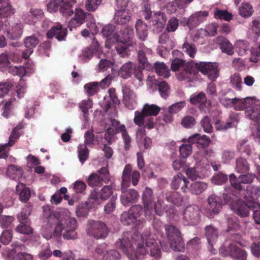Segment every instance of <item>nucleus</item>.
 <instances>
[{"mask_svg": "<svg viewBox=\"0 0 260 260\" xmlns=\"http://www.w3.org/2000/svg\"><path fill=\"white\" fill-rule=\"evenodd\" d=\"M239 200L231 205L232 209L239 216L244 217L249 215L250 210H253L256 207L252 203L245 199V201L239 198Z\"/></svg>", "mask_w": 260, "mask_h": 260, "instance_id": "obj_11", "label": "nucleus"}, {"mask_svg": "<svg viewBox=\"0 0 260 260\" xmlns=\"http://www.w3.org/2000/svg\"><path fill=\"white\" fill-rule=\"evenodd\" d=\"M166 200L177 206H181L183 203V197L178 192H168L166 194Z\"/></svg>", "mask_w": 260, "mask_h": 260, "instance_id": "obj_34", "label": "nucleus"}, {"mask_svg": "<svg viewBox=\"0 0 260 260\" xmlns=\"http://www.w3.org/2000/svg\"><path fill=\"white\" fill-rule=\"evenodd\" d=\"M155 70L158 75L160 76L167 78L170 76L169 70L163 62H156L155 63Z\"/></svg>", "mask_w": 260, "mask_h": 260, "instance_id": "obj_46", "label": "nucleus"}, {"mask_svg": "<svg viewBox=\"0 0 260 260\" xmlns=\"http://www.w3.org/2000/svg\"><path fill=\"white\" fill-rule=\"evenodd\" d=\"M228 252L230 256L236 260H246L247 253L246 251L237 246L236 244L231 243L228 247Z\"/></svg>", "mask_w": 260, "mask_h": 260, "instance_id": "obj_21", "label": "nucleus"}, {"mask_svg": "<svg viewBox=\"0 0 260 260\" xmlns=\"http://www.w3.org/2000/svg\"><path fill=\"white\" fill-rule=\"evenodd\" d=\"M220 41V48L222 52L226 53L229 55H232L234 53L232 45L224 37H220L218 39Z\"/></svg>", "mask_w": 260, "mask_h": 260, "instance_id": "obj_39", "label": "nucleus"}, {"mask_svg": "<svg viewBox=\"0 0 260 260\" xmlns=\"http://www.w3.org/2000/svg\"><path fill=\"white\" fill-rule=\"evenodd\" d=\"M129 211L136 221V228L137 230H140L144 226L145 223L144 216L151 219L148 216L145 215L144 208L140 205L132 206Z\"/></svg>", "mask_w": 260, "mask_h": 260, "instance_id": "obj_13", "label": "nucleus"}, {"mask_svg": "<svg viewBox=\"0 0 260 260\" xmlns=\"http://www.w3.org/2000/svg\"><path fill=\"white\" fill-rule=\"evenodd\" d=\"M22 127H23L21 124H19L13 129L9 137V142L8 143H6L7 145L9 147H11L15 144L20 136V134L18 131L21 129Z\"/></svg>", "mask_w": 260, "mask_h": 260, "instance_id": "obj_42", "label": "nucleus"}, {"mask_svg": "<svg viewBox=\"0 0 260 260\" xmlns=\"http://www.w3.org/2000/svg\"><path fill=\"white\" fill-rule=\"evenodd\" d=\"M142 200L146 216H148L150 219L153 217V207L155 202V197L152 188L146 187L142 195Z\"/></svg>", "mask_w": 260, "mask_h": 260, "instance_id": "obj_9", "label": "nucleus"}, {"mask_svg": "<svg viewBox=\"0 0 260 260\" xmlns=\"http://www.w3.org/2000/svg\"><path fill=\"white\" fill-rule=\"evenodd\" d=\"M103 53L102 47L98 41L94 38L89 46L85 48L82 51L83 59L85 61L91 59L94 54L98 58H101V55Z\"/></svg>", "mask_w": 260, "mask_h": 260, "instance_id": "obj_12", "label": "nucleus"}, {"mask_svg": "<svg viewBox=\"0 0 260 260\" xmlns=\"http://www.w3.org/2000/svg\"><path fill=\"white\" fill-rule=\"evenodd\" d=\"M158 43L162 45L166 51H170L174 47L172 38L170 37L169 32L166 31L159 36Z\"/></svg>", "mask_w": 260, "mask_h": 260, "instance_id": "obj_27", "label": "nucleus"}, {"mask_svg": "<svg viewBox=\"0 0 260 260\" xmlns=\"http://www.w3.org/2000/svg\"><path fill=\"white\" fill-rule=\"evenodd\" d=\"M113 193V189L112 186L105 185L99 192L95 189L91 190L88 201L92 203L100 204L102 201L107 200Z\"/></svg>", "mask_w": 260, "mask_h": 260, "instance_id": "obj_8", "label": "nucleus"}, {"mask_svg": "<svg viewBox=\"0 0 260 260\" xmlns=\"http://www.w3.org/2000/svg\"><path fill=\"white\" fill-rule=\"evenodd\" d=\"M146 117L143 110L141 112L136 111L135 112V117L134 122L138 126L141 127L144 124L145 119Z\"/></svg>", "mask_w": 260, "mask_h": 260, "instance_id": "obj_56", "label": "nucleus"}, {"mask_svg": "<svg viewBox=\"0 0 260 260\" xmlns=\"http://www.w3.org/2000/svg\"><path fill=\"white\" fill-rule=\"evenodd\" d=\"M170 87L166 81L160 82L158 84V90L162 98L166 99L169 96Z\"/></svg>", "mask_w": 260, "mask_h": 260, "instance_id": "obj_54", "label": "nucleus"}, {"mask_svg": "<svg viewBox=\"0 0 260 260\" xmlns=\"http://www.w3.org/2000/svg\"><path fill=\"white\" fill-rule=\"evenodd\" d=\"M67 29L63 28L60 24H57L53 26L47 32L48 39L55 37L58 41H61L65 40L67 35Z\"/></svg>", "mask_w": 260, "mask_h": 260, "instance_id": "obj_16", "label": "nucleus"}, {"mask_svg": "<svg viewBox=\"0 0 260 260\" xmlns=\"http://www.w3.org/2000/svg\"><path fill=\"white\" fill-rule=\"evenodd\" d=\"M115 49L117 53L122 57L127 56L129 54V47L126 44H118Z\"/></svg>", "mask_w": 260, "mask_h": 260, "instance_id": "obj_64", "label": "nucleus"}, {"mask_svg": "<svg viewBox=\"0 0 260 260\" xmlns=\"http://www.w3.org/2000/svg\"><path fill=\"white\" fill-rule=\"evenodd\" d=\"M131 16V13L128 9H122L115 12L113 21L117 24L123 25L130 21Z\"/></svg>", "mask_w": 260, "mask_h": 260, "instance_id": "obj_19", "label": "nucleus"}, {"mask_svg": "<svg viewBox=\"0 0 260 260\" xmlns=\"http://www.w3.org/2000/svg\"><path fill=\"white\" fill-rule=\"evenodd\" d=\"M102 32L107 38L114 37L116 34L115 26L113 24H107L103 27Z\"/></svg>", "mask_w": 260, "mask_h": 260, "instance_id": "obj_63", "label": "nucleus"}, {"mask_svg": "<svg viewBox=\"0 0 260 260\" xmlns=\"http://www.w3.org/2000/svg\"><path fill=\"white\" fill-rule=\"evenodd\" d=\"M236 52L240 56L244 55L249 49V44L245 40H239L235 44Z\"/></svg>", "mask_w": 260, "mask_h": 260, "instance_id": "obj_38", "label": "nucleus"}, {"mask_svg": "<svg viewBox=\"0 0 260 260\" xmlns=\"http://www.w3.org/2000/svg\"><path fill=\"white\" fill-rule=\"evenodd\" d=\"M194 65L199 71L212 81H215L219 75L218 65L216 62L200 61L195 62Z\"/></svg>", "mask_w": 260, "mask_h": 260, "instance_id": "obj_5", "label": "nucleus"}, {"mask_svg": "<svg viewBox=\"0 0 260 260\" xmlns=\"http://www.w3.org/2000/svg\"><path fill=\"white\" fill-rule=\"evenodd\" d=\"M250 108L246 112L247 116L255 121L260 120V106L250 107Z\"/></svg>", "mask_w": 260, "mask_h": 260, "instance_id": "obj_49", "label": "nucleus"}, {"mask_svg": "<svg viewBox=\"0 0 260 260\" xmlns=\"http://www.w3.org/2000/svg\"><path fill=\"white\" fill-rule=\"evenodd\" d=\"M110 179L108 168L106 167L101 168L97 173H92L87 178V182L89 186H101L103 183H108Z\"/></svg>", "mask_w": 260, "mask_h": 260, "instance_id": "obj_7", "label": "nucleus"}, {"mask_svg": "<svg viewBox=\"0 0 260 260\" xmlns=\"http://www.w3.org/2000/svg\"><path fill=\"white\" fill-rule=\"evenodd\" d=\"M119 130L124 142V149L125 150H128L131 146L132 139L128 134L126 127L124 124L121 125Z\"/></svg>", "mask_w": 260, "mask_h": 260, "instance_id": "obj_45", "label": "nucleus"}, {"mask_svg": "<svg viewBox=\"0 0 260 260\" xmlns=\"http://www.w3.org/2000/svg\"><path fill=\"white\" fill-rule=\"evenodd\" d=\"M238 198H243L247 199L248 201L252 203L256 207L259 206L256 200L260 197V187L256 186H247L246 189L243 192V196H236Z\"/></svg>", "mask_w": 260, "mask_h": 260, "instance_id": "obj_15", "label": "nucleus"}, {"mask_svg": "<svg viewBox=\"0 0 260 260\" xmlns=\"http://www.w3.org/2000/svg\"><path fill=\"white\" fill-rule=\"evenodd\" d=\"M182 50L191 58L194 57L196 54L197 48L192 43L185 42L182 45Z\"/></svg>", "mask_w": 260, "mask_h": 260, "instance_id": "obj_48", "label": "nucleus"}, {"mask_svg": "<svg viewBox=\"0 0 260 260\" xmlns=\"http://www.w3.org/2000/svg\"><path fill=\"white\" fill-rule=\"evenodd\" d=\"M238 121V114L232 112L230 113L228 121L225 123H220L217 129L218 130H226L229 128L235 127Z\"/></svg>", "mask_w": 260, "mask_h": 260, "instance_id": "obj_30", "label": "nucleus"}, {"mask_svg": "<svg viewBox=\"0 0 260 260\" xmlns=\"http://www.w3.org/2000/svg\"><path fill=\"white\" fill-rule=\"evenodd\" d=\"M142 110L146 116H155L159 113L160 108L158 106L154 104L150 105L149 104H145L143 106Z\"/></svg>", "mask_w": 260, "mask_h": 260, "instance_id": "obj_40", "label": "nucleus"}, {"mask_svg": "<svg viewBox=\"0 0 260 260\" xmlns=\"http://www.w3.org/2000/svg\"><path fill=\"white\" fill-rule=\"evenodd\" d=\"M250 100L248 98L245 99L235 98H234L233 107L235 110H243L248 109L251 107V104L249 103Z\"/></svg>", "mask_w": 260, "mask_h": 260, "instance_id": "obj_36", "label": "nucleus"}, {"mask_svg": "<svg viewBox=\"0 0 260 260\" xmlns=\"http://www.w3.org/2000/svg\"><path fill=\"white\" fill-rule=\"evenodd\" d=\"M135 66L136 64L131 61L125 63L118 70L119 76L124 79L129 78L135 71Z\"/></svg>", "mask_w": 260, "mask_h": 260, "instance_id": "obj_25", "label": "nucleus"}, {"mask_svg": "<svg viewBox=\"0 0 260 260\" xmlns=\"http://www.w3.org/2000/svg\"><path fill=\"white\" fill-rule=\"evenodd\" d=\"M22 24L16 23L6 31V35L11 40H18L22 36Z\"/></svg>", "mask_w": 260, "mask_h": 260, "instance_id": "obj_26", "label": "nucleus"}, {"mask_svg": "<svg viewBox=\"0 0 260 260\" xmlns=\"http://www.w3.org/2000/svg\"><path fill=\"white\" fill-rule=\"evenodd\" d=\"M239 14L243 17H249L253 13L252 6L248 3H243L239 8Z\"/></svg>", "mask_w": 260, "mask_h": 260, "instance_id": "obj_43", "label": "nucleus"}, {"mask_svg": "<svg viewBox=\"0 0 260 260\" xmlns=\"http://www.w3.org/2000/svg\"><path fill=\"white\" fill-rule=\"evenodd\" d=\"M86 232L90 236L99 239L106 238L109 231L104 223L99 221H90L87 224Z\"/></svg>", "mask_w": 260, "mask_h": 260, "instance_id": "obj_6", "label": "nucleus"}, {"mask_svg": "<svg viewBox=\"0 0 260 260\" xmlns=\"http://www.w3.org/2000/svg\"><path fill=\"white\" fill-rule=\"evenodd\" d=\"M214 17L216 19H223L229 21L232 19L233 15L226 11L217 9L214 12Z\"/></svg>", "mask_w": 260, "mask_h": 260, "instance_id": "obj_59", "label": "nucleus"}, {"mask_svg": "<svg viewBox=\"0 0 260 260\" xmlns=\"http://www.w3.org/2000/svg\"><path fill=\"white\" fill-rule=\"evenodd\" d=\"M131 170V166L125 165L122 172L121 186L122 194L120 196V201L121 204L125 206H129L130 205L136 203L139 197V194L136 190L133 189L127 190V188L130 185L129 176Z\"/></svg>", "mask_w": 260, "mask_h": 260, "instance_id": "obj_3", "label": "nucleus"}, {"mask_svg": "<svg viewBox=\"0 0 260 260\" xmlns=\"http://www.w3.org/2000/svg\"><path fill=\"white\" fill-rule=\"evenodd\" d=\"M228 252L230 256L236 260H246L247 253L246 251L237 246L236 244L231 243L228 247Z\"/></svg>", "mask_w": 260, "mask_h": 260, "instance_id": "obj_22", "label": "nucleus"}, {"mask_svg": "<svg viewBox=\"0 0 260 260\" xmlns=\"http://www.w3.org/2000/svg\"><path fill=\"white\" fill-rule=\"evenodd\" d=\"M122 91L123 94L122 102L124 106L129 110L134 109L137 105V96L135 93L126 85L122 86Z\"/></svg>", "mask_w": 260, "mask_h": 260, "instance_id": "obj_14", "label": "nucleus"}, {"mask_svg": "<svg viewBox=\"0 0 260 260\" xmlns=\"http://www.w3.org/2000/svg\"><path fill=\"white\" fill-rule=\"evenodd\" d=\"M23 174V171L21 167L14 165H10L8 166L7 171V175L12 180H18Z\"/></svg>", "mask_w": 260, "mask_h": 260, "instance_id": "obj_32", "label": "nucleus"}, {"mask_svg": "<svg viewBox=\"0 0 260 260\" xmlns=\"http://www.w3.org/2000/svg\"><path fill=\"white\" fill-rule=\"evenodd\" d=\"M196 73V72L192 66L190 64H187L184 68L179 71L177 75V79L180 81L187 80L189 81L191 79V75H195Z\"/></svg>", "mask_w": 260, "mask_h": 260, "instance_id": "obj_29", "label": "nucleus"}, {"mask_svg": "<svg viewBox=\"0 0 260 260\" xmlns=\"http://www.w3.org/2000/svg\"><path fill=\"white\" fill-rule=\"evenodd\" d=\"M92 15L89 13H84L81 9H77L74 18L80 23L83 24L86 19L90 18Z\"/></svg>", "mask_w": 260, "mask_h": 260, "instance_id": "obj_53", "label": "nucleus"}, {"mask_svg": "<svg viewBox=\"0 0 260 260\" xmlns=\"http://www.w3.org/2000/svg\"><path fill=\"white\" fill-rule=\"evenodd\" d=\"M142 13L146 20H149L152 16L150 3L148 0L144 1L142 4Z\"/></svg>", "mask_w": 260, "mask_h": 260, "instance_id": "obj_57", "label": "nucleus"}, {"mask_svg": "<svg viewBox=\"0 0 260 260\" xmlns=\"http://www.w3.org/2000/svg\"><path fill=\"white\" fill-rule=\"evenodd\" d=\"M135 28L138 38L141 41H145L148 36L147 25L142 20L136 22Z\"/></svg>", "mask_w": 260, "mask_h": 260, "instance_id": "obj_31", "label": "nucleus"}, {"mask_svg": "<svg viewBox=\"0 0 260 260\" xmlns=\"http://www.w3.org/2000/svg\"><path fill=\"white\" fill-rule=\"evenodd\" d=\"M95 140V136L92 130L86 131L84 134V144L89 147H92L94 144Z\"/></svg>", "mask_w": 260, "mask_h": 260, "instance_id": "obj_61", "label": "nucleus"}, {"mask_svg": "<svg viewBox=\"0 0 260 260\" xmlns=\"http://www.w3.org/2000/svg\"><path fill=\"white\" fill-rule=\"evenodd\" d=\"M236 170L239 173L245 174L249 171L250 165L246 159L239 157L236 159Z\"/></svg>", "mask_w": 260, "mask_h": 260, "instance_id": "obj_37", "label": "nucleus"}, {"mask_svg": "<svg viewBox=\"0 0 260 260\" xmlns=\"http://www.w3.org/2000/svg\"><path fill=\"white\" fill-rule=\"evenodd\" d=\"M98 66L100 72H104L109 69H112L113 66V62L107 59H101Z\"/></svg>", "mask_w": 260, "mask_h": 260, "instance_id": "obj_62", "label": "nucleus"}, {"mask_svg": "<svg viewBox=\"0 0 260 260\" xmlns=\"http://www.w3.org/2000/svg\"><path fill=\"white\" fill-rule=\"evenodd\" d=\"M209 210L214 214H217L222 208L221 198L215 194H211L207 199Z\"/></svg>", "mask_w": 260, "mask_h": 260, "instance_id": "obj_20", "label": "nucleus"}, {"mask_svg": "<svg viewBox=\"0 0 260 260\" xmlns=\"http://www.w3.org/2000/svg\"><path fill=\"white\" fill-rule=\"evenodd\" d=\"M237 148L239 152L246 156H249L251 154L252 149L251 146L247 143L246 140L240 141L237 144Z\"/></svg>", "mask_w": 260, "mask_h": 260, "instance_id": "obj_41", "label": "nucleus"}, {"mask_svg": "<svg viewBox=\"0 0 260 260\" xmlns=\"http://www.w3.org/2000/svg\"><path fill=\"white\" fill-rule=\"evenodd\" d=\"M120 253L116 250H110L105 253L102 260H120Z\"/></svg>", "mask_w": 260, "mask_h": 260, "instance_id": "obj_58", "label": "nucleus"}, {"mask_svg": "<svg viewBox=\"0 0 260 260\" xmlns=\"http://www.w3.org/2000/svg\"><path fill=\"white\" fill-rule=\"evenodd\" d=\"M200 210L197 205L187 206L184 210V223L186 225H194L200 219Z\"/></svg>", "mask_w": 260, "mask_h": 260, "instance_id": "obj_10", "label": "nucleus"}, {"mask_svg": "<svg viewBox=\"0 0 260 260\" xmlns=\"http://www.w3.org/2000/svg\"><path fill=\"white\" fill-rule=\"evenodd\" d=\"M166 236L160 233L158 243L153 238L149 229H145L142 234L138 232H124L115 242L117 248L122 250L130 260H138L141 255L147 253L155 258L161 256L160 247L167 251L170 248L174 251H181L183 244L179 229L172 224L165 225Z\"/></svg>", "mask_w": 260, "mask_h": 260, "instance_id": "obj_1", "label": "nucleus"}, {"mask_svg": "<svg viewBox=\"0 0 260 260\" xmlns=\"http://www.w3.org/2000/svg\"><path fill=\"white\" fill-rule=\"evenodd\" d=\"M13 86L10 81L0 82V98H3L8 94Z\"/></svg>", "mask_w": 260, "mask_h": 260, "instance_id": "obj_55", "label": "nucleus"}, {"mask_svg": "<svg viewBox=\"0 0 260 260\" xmlns=\"http://www.w3.org/2000/svg\"><path fill=\"white\" fill-rule=\"evenodd\" d=\"M238 178L234 174L230 175V181L232 186L235 189L236 196H243L245 191L244 186L242 184L251 183L255 178V175L253 173H246L241 174Z\"/></svg>", "mask_w": 260, "mask_h": 260, "instance_id": "obj_4", "label": "nucleus"}, {"mask_svg": "<svg viewBox=\"0 0 260 260\" xmlns=\"http://www.w3.org/2000/svg\"><path fill=\"white\" fill-rule=\"evenodd\" d=\"M56 224L53 233L43 234V237L50 239L52 236L60 238L61 236L64 239L75 240L78 238L76 230L78 228L77 221L75 218L67 217L59 220L56 219Z\"/></svg>", "mask_w": 260, "mask_h": 260, "instance_id": "obj_2", "label": "nucleus"}, {"mask_svg": "<svg viewBox=\"0 0 260 260\" xmlns=\"http://www.w3.org/2000/svg\"><path fill=\"white\" fill-rule=\"evenodd\" d=\"M138 59L139 62L143 66L148 62L147 57V55H151L152 50L146 47L143 43H140L138 46Z\"/></svg>", "mask_w": 260, "mask_h": 260, "instance_id": "obj_24", "label": "nucleus"}, {"mask_svg": "<svg viewBox=\"0 0 260 260\" xmlns=\"http://www.w3.org/2000/svg\"><path fill=\"white\" fill-rule=\"evenodd\" d=\"M78 155L80 161L83 164L89 156V150L86 144H80L78 147Z\"/></svg>", "mask_w": 260, "mask_h": 260, "instance_id": "obj_44", "label": "nucleus"}, {"mask_svg": "<svg viewBox=\"0 0 260 260\" xmlns=\"http://www.w3.org/2000/svg\"><path fill=\"white\" fill-rule=\"evenodd\" d=\"M16 191L21 202H26L31 196L30 189L23 183H18L16 187Z\"/></svg>", "mask_w": 260, "mask_h": 260, "instance_id": "obj_28", "label": "nucleus"}, {"mask_svg": "<svg viewBox=\"0 0 260 260\" xmlns=\"http://www.w3.org/2000/svg\"><path fill=\"white\" fill-rule=\"evenodd\" d=\"M206 237L210 245V251L212 254L216 253L215 249H212V247L215 243L218 238V231L212 225H208L205 228Z\"/></svg>", "mask_w": 260, "mask_h": 260, "instance_id": "obj_23", "label": "nucleus"}, {"mask_svg": "<svg viewBox=\"0 0 260 260\" xmlns=\"http://www.w3.org/2000/svg\"><path fill=\"white\" fill-rule=\"evenodd\" d=\"M76 3V0H66L59 9L60 13L64 17H68L74 13L72 6Z\"/></svg>", "mask_w": 260, "mask_h": 260, "instance_id": "obj_35", "label": "nucleus"}, {"mask_svg": "<svg viewBox=\"0 0 260 260\" xmlns=\"http://www.w3.org/2000/svg\"><path fill=\"white\" fill-rule=\"evenodd\" d=\"M1 14H4L6 16L13 14V10L9 3V0H0Z\"/></svg>", "mask_w": 260, "mask_h": 260, "instance_id": "obj_50", "label": "nucleus"}, {"mask_svg": "<svg viewBox=\"0 0 260 260\" xmlns=\"http://www.w3.org/2000/svg\"><path fill=\"white\" fill-rule=\"evenodd\" d=\"M120 221L125 225H128L132 223L135 224L136 225V221L129 210L128 211H124L121 214Z\"/></svg>", "mask_w": 260, "mask_h": 260, "instance_id": "obj_51", "label": "nucleus"}, {"mask_svg": "<svg viewBox=\"0 0 260 260\" xmlns=\"http://www.w3.org/2000/svg\"><path fill=\"white\" fill-rule=\"evenodd\" d=\"M188 184L189 182L186 178L182 174L179 173L174 176L171 186L173 189L177 190L180 188L183 192H186L188 190Z\"/></svg>", "mask_w": 260, "mask_h": 260, "instance_id": "obj_17", "label": "nucleus"}, {"mask_svg": "<svg viewBox=\"0 0 260 260\" xmlns=\"http://www.w3.org/2000/svg\"><path fill=\"white\" fill-rule=\"evenodd\" d=\"M85 91L88 96H91L96 94L99 90V83L98 82H90L84 86Z\"/></svg>", "mask_w": 260, "mask_h": 260, "instance_id": "obj_47", "label": "nucleus"}, {"mask_svg": "<svg viewBox=\"0 0 260 260\" xmlns=\"http://www.w3.org/2000/svg\"><path fill=\"white\" fill-rule=\"evenodd\" d=\"M39 43V39L35 35L26 37L24 40V44L26 50L22 53L23 58L27 59L33 52V49L37 46Z\"/></svg>", "mask_w": 260, "mask_h": 260, "instance_id": "obj_18", "label": "nucleus"}, {"mask_svg": "<svg viewBox=\"0 0 260 260\" xmlns=\"http://www.w3.org/2000/svg\"><path fill=\"white\" fill-rule=\"evenodd\" d=\"M192 146L190 144H183L179 147V152L182 158H186L188 157L192 152Z\"/></svg>", "mask_w": 260, "mask_h": 260, "instance_id": "obj_60", "label": "nucleus"}, {"mask_svg": "<svg viewBox=\"0 0 260 260\" xmlns=\"http://www.w3.org/2000/svg\"><path fill=\"white\" fill-rule=\"evenodd\" d=\"M200 123L204 132L206 133H211L213 132V126L211 124V120L209 116H204L201 120Z\"/></svg>", "mask_w": 260, "mask_h": 260, "instance_id": "obj_52", "label": "nucleus"}, {"mask_svg": "<svg viewBox=\"0 0 260 260\" xmlns=\"http://www.w3.org/2000/svg\"><path fill=\"white\" fill-rule=\"evenodd\" d=\"M208 185L206 183L202 181H195L191 183L188 190L193 194H200L207 188Z\"/></svg>", "mask_w": 260, "mask_h": 260, "instance_id": "obj_33", "label": "nucleus"}]
</instances>
